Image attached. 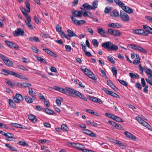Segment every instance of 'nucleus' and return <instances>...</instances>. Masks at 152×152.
Here are the masks:
<instances>
[{
	"label": "nucleus",
	"instance_id": "obj_36",
	"mask_svg": "<svg viewBox=\"0 0 152 152\" xmlns=\"http://www.w3.org/2000/svg\"><path fill=\"white\" fill-rule=\"evenodd\" d=\"M35 56L37 58V59L39 61H41L43 63L46 64V61L43 58H41L40 57L38 56Z\"/></svg>",
	"mask_w": 152,
	"mask_h": 152
},
{
	"label": "nucleus",
	"instance_id": "obj_8",
	"mask_svg": "<svg viewBox=\"0 0 152 152\" xmlns=\"http://www.w3.org/2000/svg\"><path fill=\"white\" fill-rule=\"evenodd\" d=\"M70 18L75 24L78 25H82L86 22V21L84 20H77L73 16H71Z\"/></svg>",
	"mask_w": 152,
	"mask_h": 152
},
{
	"label": "nucleus",
	"instance_id": "obj_48",
	"mask_svg": "<svg viewBox=\"0 0 152 152\" xmlns=\"http://www.w3.org/2000/svg\"><path fill=\"white\" fill-rule=\"evenodd\" d=\"M140 58L139 56H138L137 58H136L135 60H134L133 62V63L135 65H137L140 62Z\"/></svg>",
	"mask_w": 152,
	"mask_h": 152
},
{
	"label": "nucleus",
	"instance_id": "obj_2",
	"mask_svg": "<svg viewBox=\"0 0 152 152\" xmlns=\"http://www.w3.org/2000/svg\"><path fill=\"white\" fill-rule=\"evenodd\" d=\"M132 33L136 34L147 36L150 34H152V29H134L133 30Z\"/></svg>",
	"mask_w": 152,
	"mask_h": 152
},
{
	"label": "nucleus",
	"instance_id": "obj_35",
	"mask_svg": "<svg viewBox=\"0 0 152 152\" xmlns=\"http://www.w3.org/2000/svg\"><path fill=\"white\" fill-rule=\"evenodd\" d=\"M21 79H23L24 80H28V79L27 78L23 76L22 75H20L17 73H16L15 76Z\"/></svg>",
	"mask_w": 152,
	"mask_h": 152
},
{
	"label": "nucleus",
	"instance_id": "obj_43",
	"mask_svg": "<svg viewBox=\"0 0 152 152\" xmlns=\"http://www.w3.org/2000/svg\"><path fill=\"white\" fill-rule=\"evenodd\" d=\"M118 81L121 84L124 86L126 87L128 86V83L126 81L120 79H118Z\"/></svg>",
	"mask_w": 152,
	"mask_h": 152
},
{
	"label": "nucleus",
	"instance_id": "obj_26",
	"mask_svg": "<svg viewBox=\"0 0 152 152\" xmlns=\"http://www.w3.org/2000/svg\"><path fill=\"white\" fill-rule=\"evenodd\" d=\"M5 42L6 44L11 48H13V47L15 45V43L8 40H5Z\"/></svg>",
	"mask_w": 152,
	"mask_h": 152
},
{
	"label": "nucleus",
	"instance_id": "obj_37",
	"mask_svg": "<svg viewBox=\"0 0 152 152\" xmlns=\"http://www.w3.org/2000/svg\"><path fill=\"white\" fill-rule=\"evenodd\" d=\"M113 118V120H115L116 121L122 122H124V121L121 118L117 116H115V115L114 116V117Z\"/></svg>",
	"mask_w": 152,
	"mask_h": 152
},
{
	"label": "nucleus",
	"instance_id": "obj_31",
	"mask_svg": "<svg viewBox=\"0 0 152 152\" xmlns=\"http://www.w3.org/2000/svg\"><path fill=\"white\" fill-rule=\"evenodd\" d=\"M67 32L68 33V34L70 37H78L77 35L74 33L73 31L69 29H68L67 30Z\"/></svg>",
	"mask_w": 152,
	"mask_h": 152
},
{
	"label": "nucleus",
	"instance_id": "obj_32",
	"mask_svg": "<svg viewBox=\"0 0 152 152\" xmlns=\"http://www.w3.org/2000/svg\"><path fill=\"white\" fill-rule=\"evenodd\" d=\"M20 9L22 13L25 16L26 18H29L28 16H29V15L26 12L27 10H26V9L24 8L23 7H21Z\"/></svg>",
	"mask_w": 152,
	"mask_h": 152
},
{
	"label": "nucleus",
	"instance_id": "obj_7",
	"mask_svg": "<svg viewBox=\"0 0 152 152\" xmlns=\"http://www.w3.org/2000/svg\"><path fill=\"white\" fill-rule=\"evenodd\" d=\"M81 131L84 134L91 137H96V135L94 133L89 129H82Z\"/></svg>",
	"mask_w": 152,
	"mask_h": 152
},
{
	"label": "nucleus",
	"instance_id": "obj_30",
	"mask_svg": "<svg viewBox=\"0 0 152 152\" xmlns=\"http://www.w3.org/2000/svg\"><path fill=\"white\" fill-rule=\"evenodd\" d=\"M28 18H26L27 20V21H26L25 22L26 23L27 26H28V27L29 28H31L32 27V26L31 23H30V22L31 21V18L30 17L28 16Z\"/></svg>",
	"mask_w": 152,
	"mask_h": 152
},
{
	"label": "nucleus",
	"instance_id": "obj_1",
	"mask_svg": "<svg viewBox=\"0 0 152 152\" xmlns=\"http://www.w3.org/2000/svg\"><path fill=\"white\" fill-rule=\"evenodd\" d=\"M53 89L55 90L59 91L61 93L67 95L71 96L72 92L73 89L66 87L65 89H64L56 86H54Z\"/></svg>",
	"mask_w": 152,
	"mask_h": 152
},
{
	"label": "nucleus",
	"instance_id": "obj_6",
	"mask_svg": "<svg viewBox=\"0 0 152 152\" xmlns=\"http://www.w3.org/2000/svg\"><path fill=\"white\" fill-rule=\"evenodd\" d=\"M120 17L122 20L125 22H127L129 20V15L124 11H120Z\"/></svg>",
	"mask_w": 152,
	"mask_h": 152
},
{
	"label": "nucleus",
	"instance_id": "obj_55",
	"mask_svg": "<svg viewBox=\"0 0 152 152\" xmlns=\"http://www.w3.org/2000/svg\"><path fill=\"white\" fill-rule=\"evenodd\" d=\"M41 48H42V49L44 50L46 53L49 54V53L50 52V50L48 48H46L43 47L42 46L41 47Z\"/></svg>",
	"mask_w": 152,
	"mask_h": 152
},
{
	"label": "nucleus",
	"instance_id": "obj_45",
	"mask_svg": "<svg viewBox=\"0 0 152 152\" xmlns=\"http://www.w3.org/2000/svg\"><path fill=\"white\" fill-rule=\"evenodd\" d=\"M111 71L113 72V75L115 77L117 76V71L115 67L111 68Z\"/></svg>",
	"mask_w": 152,
	"mask_h": 152
},
{
	"label": "nucleus",
	"instance_id": "obj_34",
	"mask_svg": "<svg viewBox=\"0 0 152 152\" xmlns=\"http://www.w3.org/2000/svg\"><path fill=\"white\" fill-rule=\"evenodd\" d=\"M25 98L26 101L28 103H30L33 102L32 98H31L29 96H26Z\"/></svg>",
	"mask_w": 152,
	"mask_h": 152
},
{
	"label": "nucleus",
	"instance_id": "obj_41",
	"mask_svg": "<svg viewBox=\"0 0 152 152\" xmlns=\"http://www.w3.org/2000/svg\"><path fill=\"white\" fill-rule=\"evenodd\" d=\"M113 8L111 7H107L105 8V13H110L111 11L112 10Z\"/></svg>",
	"mask_w": 152,
	"mask_h": 152
},
{
	"label": "nucleus",
	"instance_id": "obj_5",
	"mask_svg": "<svg viewBox=\"0 0 152 152\" xmlns=\"http://www.w3.org/2000/svg\"><path fill=\"white\" fill-rule=\"evenodd\" d=\"M82 70L85 74L88 76L89 77L94 80L96 79V78L94 74L89 69H82Z\"/></svg>",
	"mask_w": 152,
	"mask_h": 152
},
{
	"label": "nucleus",
	"instance_id": "obj_47",
	"mask_svg": "<svg viewBox=\"0 0 152 152\" xmlns=\"http://www.w3.org/2000/svg\"><path fill=\"white\" fill-rule=\"evenodd\" d=\"M92 43L95 47H97L99 45V42L96 39H94L92 40Z\"/></svg>",
	"mask_w": 152,
	"mask_h": 152
},
{
	"label": "nucleus",
	"instance_id": "obj_42",
	"mask_svg": "<svg viewBox=\"0 0 152 152\" xmlns=\"http://www.w3.org/2000/svg\"><path fill=\"white\" fill-rule=\"evenodd\" d=\"M5 146L6 147L9 148V149L10 150L14 151H17V150L15 149L13 147H12V146H11L10 145L8 144H5Z\"/></svg>",
	"mask_w": 152,
	"mask_h": 152
},
{
	"label": "nucleus",
	"instance_id": "obj_9",
	"mask_svg": "<svg viewBox=\"0 0 152 152\" xmlns=\"http://www.w3.org/2000/svg\"><path fill=\"white\" fill-rule=\"evenodd\" d=\"M2 71L3 72V73H2L6 76H7L9 75H10L15 77L16 73L14 72L10 71L5 69H2Z\"/></svg>",
	"mask_w": 152,
	"mask_h": 152
},
{
	"label": "nucleus",
	"instance_id": "obj_29",
	"mask_svg": "<svg viewBox=\"0 0 152 152\" xmlns=\"http://www.w3.org/2000/svg\"><path fill=\"white\" fill-rule=\"evenodd\" d=\"M9 104L10 106L12 107L15 108L16 107V104L11 99H9Z\"/></svg>",
	"mask_w": 152,
	"mask_h": 152
},
{
	"label": "nucleus",
	"instance_id": "obj_21",
	"mask_svg": "<svg viewBox=\"0 0 152 152\" xmlns=\"http://www.w3.org/2000/svg\"><path fill=\"white\" fill-rule=\"evenodd\" d=\"M43 112H45L46 113L49 115H52L55 114L54 112V111L51 110L47 108L43 109Z\"/></svg>",
	"mask_w": 152,
	"mask_h": 152
},
{
	"label": "nucleus",
	"instance_id": "obj_13",
	"mask_svg": "<svg viewBox=\"0 0 152 152\" xmlns=\"http://www.w3.org/2000/svg\"><path fill=\"white\" fill-rule=\"evenodd\" d=\"M105 93L107 94L110 95L113 97L119 98L120 96L117 94L113 92V91L108 90L105 89Z\"/></svg>",
	"mask_w": 152,
	"mask_h": 152
},
{
	"label": "nucleus",
	"instance_id": "obj_39",
	"mask_svg": "<svg viewBox=\"0 0 152 152\" xmlns=\"http://www.w3.org/2000/svg\"><path fill=\"white\" fill-rule=\"evenodd\" d=\"M137 50L144 53H147L145 50L139 46H138L137 48Z\"/></svg>",
	"mask_w": 152,
	"mask_h": 152
},
{
	"label": "nucleus",
	"instance_id": "obj_63",
	"mask_svg": "<svg viewBox=\"0 0 152 152\" xmlns=\"http://www.w3.org/2000/svg\"><path fill=\"white\" fill-rule=\"evenodd\" d=\"M86 112L89 113L91 114L92 115H95V112L91 110L86 109Z\"/></svg>",
	"mask_w": 152,
	"mask_h": 152
},
{
	"label": "nucleus",
	"instance_id": "obj_64",
	"mask_svg": "<svg viewBox=\"0 0 152 152\" xmlns=\"http://www.w3.org/2000/svg\"><path fill=\"white\" fill-rule=\"evenodd\" d=\"M141 83L142 86L143 87H144V86H146V83L144 78H142L141 79Z\"/></svg>",
	"mask_w": 152,
	"mask_h": 152
},
{
	"label": "nucleus",
	"instance_id": "obj_12",
	"mask_svg": "<svg viewBox=\"0 0 152 152\" xmlns=\"http://www.w3.org/2000/svg\"><path fill=\"white\" fill-rule=\"evenodd\" d=\"M13 99L15 102L19 103L23 100V98L22 96L20 94H16Z\"/></svg>",
	"mask_w": 152,
	"mask_h": 152
},
{
	"label": "nucleus",
	"instance_id": "obj_50",
	"mask_svg": "<svg viewBox=\"0 0 152 152\" xmlns=\"http://www.w3.org/2000/svg\"><path fill=\"white\" fill-rule=\"evenodd\" d=\"M107 58L108 61L112 64H114L115 62V61L111 57L108 56L107 57Z\"/></svg>",
	"mask_w": 152,
	"mask_h": 152
},
{
	"label": "nucleus",
	"instance_id": "obj_38",
	"mask_svg": "<svg viewBox=\"0 0 152 152\" xmlns=\"http://www.w3.org/2000/svg\"><path fill=\"white\" fill-rule=\"evenodd\" d=\"M4 62L8 66H12L13 65L12 62L8 58Z\"/></svg>",
	"mask_w": 152,
	"mask_h": 152
},
{
	"label": "nucleus",
	"instance_id": "obj_14",
	"mask_svg": "<svg viewBox=\"0 0 152 152\" xmlns=\"http://www.w3.org/2000/svg\"><path fill=\"white\" fill-rule=\"evenodd\" d=\"M10 124L12 126L16 127L17 128H21L24 129H27L28 128L25 126H23L21 124H19L16 123H12Z\"/></svg>",
	"mask_w": 152,
	"mask_h": 152
},
{
	"label": "nucleus",
	"instance_id": "obj_19",
	"mask_svg": "<svg viewBox=\"0 0 152 152\" xmlns=\"http://www.w3.org/2000/svg\"><path fill=\"white\" fill-rule=\"evenodd\" d=\"M28 89L29 94L32 96L33 100H35L36 99V93L33 91L32 88H29Z\"/></svg>",
	"mask_w": 152,
	"mask_h": 152
},
{
	"label": "nucleus",
	"instance_id": "obj_23",
	"mask_svg": "<svg viewBox=\"0 0 152 152\" xmlns=\"http://www.w3.org/2000/svg\"><path fill=\"white\" fill-rule=\"evenodd\" d=\"M28 39L29 41L31 42H38L39 41V38L36 36L30 37Z\"/></svg>",
	"mask_w": 152,
	"mask_h": 152
},
{
	"label": "nucleus",
	"instance_id": "obj_11",
	"mask_svg": "<svg viewBox=\"0 0 152 152\" xmlns=\"http://www.w3.org/2000/svg\"><path fill=\"white\" fill-rule=\"evenodd\" d=\"M109 33L115 36H119L121 35L120 33L117 30L114 29H108Z\"/></svg>",
	"mask_w": 152,
	"mask_h": 152
},
{
	"label": "nucleus",
	"instance_id": "obj_10",
	"mask_svg": "<svg viewBox=\"0 0 152 152\" xmlns=\"http://www.w3.org/2000/svg\"><path fill=\"white\" fill-rule=\"evenodd\" d=\"M15 36H18L19 35L23 36L24 34V31L21 29H17L13 32Z\"/></svg>",
	"mask_w": 152,
	"mask_h": 152
},
{
	"label": "nucleus",
	"instance_id": "obj_15",
	"mask_svg": "<svg viewBox=\"0 0 152 152\" xmlns=\"http://www.w3.org/2000/svg\"><path fill=\"white\" fill-rule=\"evenodd\" d=\"M72 14L73 17H79L82 15V12L79 11H75L72 12Z\"/></svg>",
	"mask_w": 152,
	"mask_h": 152
},
{
	"label": "nucleus",
	"instance_id": "obj_49",
	"mask_svg": "<svg viewBox=\"0 0 152 152\" xmlns=\"http://www.w3.org/2000/svg\"><path fill=\"white\" fill-rule=\"evenodd\" d=\"M142 124L148 128V129H150L151 128V126L146 121H143V123H142Z\"/></svg>",
	"mask_w": 152,
	"mask_h": 152
},
{
	"label": "nucleus",
	"instance_id": "obj_58",
	"mask_svg": "<svg viewBox=\"0 0 152 152\" xmlns=\"http://www.w3.org/2000/svg\"><path fill=\"white\" fill-rule=\"evenodd\" d=\"M17 67L19 69L22 70H26L27 69L24 66L21 65H18Z\"/></svg>",
	"mask_w": 152,
	"mask_h": 152
},
{
	"label": "nucleus",
	"instance_id": "obj_53",
	"mask_svg": "<svg viewBox=\"0 0 152 152\" xmlns=\"http://www.w3.org/2000/svg\"><path fill=\"white\" fill-rule=\"evenodd\" d=\"M31 84L29 83L25 82L23 83V87L24 88L29 87L31 86Z\"/></svg>",
	"mask_w": 152,
	"mask_h": 152
},
{
	"label": "nucleus",
	"instance_id": "obj_33",
	"mask_svg": "<svg viewBox=\"0 0 152 152\" xmlns=\"http://www.w3.org/2000/svg\"><path fill=\"white\" fill-rule=\"evenodd\" d=\"M114 1L115 3L119 7H121V8L124 5H125V4L119 0H114Z\"/></svg>",
	"mask_w": 152,
	"mask_h": 152
},
{
	"label": "nucleus",
	"instance_id": "obj_3",
	"mask_svg": "<svg viewBox=\"0 0 152 152\" xmlns=\"http://www.w3.org/2000/svg\"><path fill=\"white\" fill-rule=\"evenodd\" d=\"M105 48L107 49L109 51H115L118 49V47L117 45L109 41L105 43Z\"/></svg>",
	"mask_w": 152,
	"mask_h": 152
},
{
	"label": "nucleus",
	"instance_id": "obj_60",
	"mask_svg": "<svg viewBox=\"0 0 152 152\" xmlns=\"http://www.w3.org/2000/svg\"><path fill=\"white\" fill-rule=\"evenodd\" d=\"M89 99L91 100L94 102H96L97 101V98L93 97L92 96H89Z\"/></svg>",
	"mask_w": 152,
	"mask_h": 152
},
{
	"label": "nucleus",
	"instance_id": "obj_44",
	"mask_svg": "<svg viewBox=\"0 0 152 152\" xmlns=\"http://www.w3.org/2000/svg\"><path fill=\"white\" fill-rule=\"evenodd\" d=\"M98 4V1H94L93 2L92 8V10H94L97 8V6Z\"/></svg>",
	"mask_w": 152,
	"mask_h": 152
},
{
	"label": "nucleus",
	"instance_id": "obj_28",
	"mask_svg": "<svg viewBox=\"0 0 152 152\" xmlns=\"http://www.w3.org/2000/svg\"><path fill=\"white\" fill-rule=\"evenodd\" d=\"M82 7L87 10H92V6L88 3L83 4L82 5Z\"/></svg>",
	"mask_w": 152,
	"mask_h": 152
},
{
	"label": "nucleus",
	"instance_id": "obj_27",
	"mask_svg": "<svg viewBox=\"0 0 152 152\" xmlns=\"http://www.w3.org/2000/svg\"><path fill=\"white\" fill-rule=\"evenodd\" d=\"M7 134L8 136H7L6 140L9 141H12L13 140L14 135L12 133L8 132Z\"/></svg>",
	"mask_w": 152,
	"mask_h": 152
},
{
	"label": "nucleus",
	"instance_id": "obj_51",
	"mask_svg": "<svg viewBox=\"0 0 152 152\" xmlns=\"http://www.w3.org/2000/svg\"><path fill=\"white\" fill-rule=\"evenodd\" d=\"M19 143L20 145H23V146H28V144L26 143V142L20 141L19 142Z\"/></svg>",
	"mask_w": 152,
	"mask_h": 152
},
{
	"label": "nucleus",
	"instance_id": "obj_4",
	"mask_svg": "<svg viewBox=\"0 0 152 152\" xmlns=\"http://www.w3.org/2000/svg\"><path fill=\"white\" fill-rule=\"evenodd\" d=\"M72 94L71 95V96L75 97L74 95L77 96L80 98H81L83 100L86 101L87 100V98L84 96L80 92L78 91H77L74 89H73L72 90Z\"/></svg>",
	"mask_w": 152,
	"mask_h": 152
},
{
	"label": "nucleus",
	"instance_id": "obj_62",
	"mask_svg": "<svg viewBox=\"0 0 152 152\" xmlns=\"http://www.w3.org/2000/svg\"><path fill=\"white\" fill-rule=\"evenodd\" d=\"M40 35L42 37L45 38H47L48 37V34L47 33H41Z\"/></svg>",
	"mask_w": 152,
	"mask_h": 152
},
{
	"label": "nucleus",
	"instance_id": "obj_18",
	"mask_svg": "<svg viewBox=\"0 0 152 152\" xmlns=\"http://www.w3.org/2000/svg\"><path fill=\"white\" fill-rule=\"evenodd\" d=\"M70 144L72 146L77 147L80 150H81L82 148L84 147V146L83 145L78 143H71Z\"/></svg>",
	"mask_w": 152,
	"mask_h": 152
},
{
	"label": "nucleus",
	"instance_id": "obj_54",
	"mask_svg": "<svg viewBox=\"0 0 152 152\" xmlns=\"http://www.w3.org/2000/svg\"><path fill=\"white\" fill-rule=\"evenodd\" d=\"M98 33L102 35L103 36H104V31L103 30V29H98Z\"/></svg>",
	"mask_w": 152,
	"mask_h": 152
},
{
	"label": "nucleus",
	"instance_id": "obj_24",
	"mask_svg": "<svg viewBox=\"0 0 152 152\" xmlns=\"http://www.w3.org/2000/svg\"><path fill=\"white\" fill-rule=\"evenodd\" d=\"M28 118L29 119L34 122H35L37 121V119L36 118V117L34 115L30 114L28 115Z\"/></svg>",
	"mask_w": 152,
	"mask_h": 152
},
{
	"label": "nucleus",
	"instance_id": "obj_61",
	"mask_svg": "<svg viewBox=\"0 0 152 152\" xmlns=\"http://www.w3.org/2000/svg\"><path fill=\"white\" fill-rule=\"evenodd\" d=\"M135 86L137 88H138L140 90H141L142 89V86L140 84V83L139 82H137Z\"/></svg>",
	"mask_w": 152,
	"mask_h": 152
},
{
	"label": "nucleus",
	"instance_id": "obj_25",
	"mask_svg": "<svg viewBox=\"0 0 152 152\" xmlns=\"http://www.w3.org/2000/svg\"><path fill=\"white\" fill-rule=\"evenodd\" d=\"M129 76L133 79L137 78L138 79L140 78L139 76L137 73L134 74L132 72H130L129 74Z\"/></svg>",
	"mask_w": 152,
	"mask_h": 152
},
{
	"label": "nucleus",
	"instance_id": "obj_22",
	"mask_svg": "<svg viewBox=\"0 0 152 152\" xmlns=\"http://www.w3.org/2000/svg\"><path fill=\"white\" fill-rule=\"evenodd\" d=\"M110 15L111 16H114L115 17H118L119 16L118 12L115 10H114L113 12H110Z\"/></svg>",
	"mask_w": 152,
	"mask_h": 152
},
{
	"label": "nucleus",
	"instance_id": "obj_59",
	"mask_svg": "<svg viewBox=\"0 0 152 152\" xmlns=\"http://www.w3.org/2000/svg\"><path fill=\"white\" fill-rule=\"evenodd\" d=\"M136 120L139 122L141 124L143 123L144 121L143 120L141 119L140 117H136Z\"/></svg>",
	"mask_w": 152,
	"mask_h": 152
},
{
	"label": "nucleus",
	"instance_id": "obj_40",
	"mask_svg": "<svg viewBox=\"0 0 152 152\" xmlns=\"http://www.w3.org/2000/svg\"><path fill=\"white\" fill-rule=\"evenodd\" d=\"M26 7L27 8L26 11L28 13L30 12V4L29 2L27 0H26Z\"/></svg>",
	"mask_w": 152,
	"mask_h": 152
},
{
	"label": "nucleus",
	"instance_id": "obj_46",
	"mask_svg": "<svg viewBox=\"0 0 152 152\" xmlns=\"http://www.w3.org/2000/svg\"><path fill=\"white\" fill-rule=\"evenodd\" d=\"M144 69L145 72L148 75H150L152 72V70L151 69L144 68Z\"/></svg>",
	"mask_w": 152,
	"mask_h": 152
},
{
	"label": "nucleus",
	"instance_id": "obj_16",
	"mask_svg": "<svg viewBox=\"0 0 152 152\" xmlns=\"http://www.w3.org/2000/svg\"><path fill=\"white\" fill-rule=\"evenodd\" d=\"M107 84L114 90L115 91H118V88H116V86L114 85L113 83L110 80H108L107 81Z\"/></svg>",
	"mask_w": 152,
	"mask_h": 152
},
{
	"label": "nucleus",
	"instance_id": "obj_20",
	"mask_svg": "<svg viewBox=\"0 0 152 152\" xmlns=\"http://www.w3.org/2000/svg\"><path fill=\"white\" fill-rule=\"evenodd\" d=\"M122 9L124 11L128 13H131L133 12V10L132 9L128 7L125 6V5H124L123 7H122Z\"/></svg>",
	"mask_w": 152,
	"mask_h": 152
},
{
	"label": "nucleus",
	"instance_id": "obj_56",
	"mask_svg": "<svg viewBox=\"0 0 152 152\" xmlns=\"http://www.w3.org/2000/svg\"><path fill=\"white\" fill-rule=\"evenodd\" d=\"M105 115L107 116L108 117L110 118L113 119V118L115 116L114 115L108 113H105Z\"/></svg>",
	"mask_w": 152,
	"mask_h": 152
},
{
	"label": "nucleus",
	"instance_id": "obj_17",
	"mask_svg": "<svg viewBox=\"0 0 152 152\" xmlns=\"http://www.w3.org/2000/svg\"><path fill=\"white\" fill-rule=\"evenodd\" d=\"M108 26L110 27L113 28H120L122 27V25L118 23H112L109 24Z\"/></svg>",
	"mask_w": 152,
	"mask_h": 152
},
{
	"label": "nucleus",
	"instance_id": "obj_52",
	"mask_svg": "<svg viewBox=\"0 0 152 152\" xmlns=\"http://www.w3.org/2000/svg\"><path fill=\"white\" fill-rule=\"evenodd\" d=\"M67 126L65 124H62L61 125V129L64 132L67 131Z\"/></svg>",
	"mask_w": 152,
	"mask_h": 152
},
{
	"label": "nucleus",
	"instance_id": "obj_57",
	"mask_svg": "<svg viewBox=\"0 0 152 152\" xmlns=\"http://www.w3.org/2000/svg\"><path fill=\"white\" fill-rule=\"evenodd\" d=\"M0 57L3 60L4 62L8 58L7 57L1 53H0Z\"/></svg>",
	"mask_w": 152,
	"mask_h": 152
}]
</instances>
